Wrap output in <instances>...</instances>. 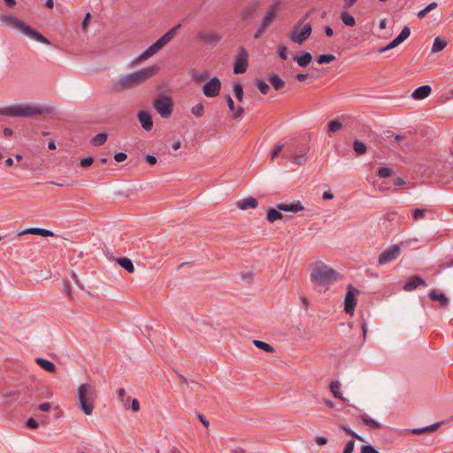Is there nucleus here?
Wrapping results in <instances>:
<instances>
[{"label": "nucleus", "mask_w": 453, "mask_h": 453, "mask_svg": "<svg viewBox=\"0 0 453 453\" xmlns=\"http://www.w3.org/2000/svg\"><path fill=\"white\" fill-rule=\"evenodd\" d=\"M159 67L157 65L142 68L139 71L121 76L117 81V86L121 89L134 88L152 77Z\"/></svg>", "instance_id": "nucleus-1"}, {"label": "nucleus", "mask_w": 453, "mask_h": 453, "mask_svg": "<svg viewBox=\"0 0 453 453\" xmlns=\"http://www.w3.org/2000/svg\"><path fill=\"white\" fill-rule=\"evenodd\" d=\"M96 396L95 387L88 383L81 384L77 390L78 407L85 415H91Z\"/></svg>", "instance_id": "nucleus-2"}, {"label": "nucleus", "mask_w": 453, "mask_h": 453, "mask_svg": "<svg viewBox=\"0 0 453 453\" xmlns=\"http://www.w3.org/2000/svg\"><path fill=\"white\" fill-rule=\"evenodd\" d=\"M49 111L47 107L35 104H17L0 109V114L9 117H33Z\"/></svg>", "instance_id": "nucleus-3"}, {"label": "nucleus", "mask_w": 453, "mask_h": 453, "mask_svg": "<svg viewBox=\"0 0 453 453\" xmlns=\"http://www.w3.org/2000/svg\"><path fill=\"white\" fill-rule=\"evenodd\" d=\"M0 19L2 21L19 29L22 34L30 39L46 45H50V42L43 35L35 30L32 27L27 25L22 20L18 19L16 17L12 15H3Z\"/></svg>", "instance_id": "nucleus-4"}, {"label": "nucleus", "mask_w": 453, "mask_h": 453, "mask_svg": "<svg viewBox=\"0 0 453 453\" xmlns=\"http://www.w3.org/2000/svg\"><path fill=\"white\" fill-rule=\"evenodd\" d=\"M337 273L323 263L317 264L311 273V280L313 283L328 285L336 279Z\"/></svg>", "instance_id": "nucleus-5"}, {"label": "nucleus", "mask_w": 453, "mask_h": 453, "mask_svg": "<svg viewBox=\"0 0 453 453\" xmlns=\"http://www.w3.org/2000/svg\"><path fill=\"white\" fill-rule=\"evenodd\" d=\"M311 12H308L303 17H302L299 21L294 26L291 35L289 36L290 40L297 44H303L311 35L312 27L310 23H306L301 28V26L304 23V21L310 16Z\"/></svg>", "instance_id": "nucleus-6"}, {"label": "nucleus", "mask_w": 453, "mask_h": 453, "mask_svg": "<svg viewBox=\"0 0 453 453\" xmlns=\"http://www.w3.org/2000/svg\"><path fill=\"white\" fill-rule=\"evenodd\" d=\"M180 24L176 25L172 29L167 31L163 36H161L158 40H157L153 44H151L146 50H144L138 58L140 61L145 60L154 54H156L159 50H161L165 45H166L174 36L176 31L180 27Z\"/></svg>", "instance_id": "nucleus-7"}, {"label": "nucleus", "mask_w": 453, "mask_h": 453, "mask_svg": "<svg viewBox=\"0 0 453 453\" xmlns=\"http://www.w3.org/2000/svg\"><path fill=\"white\" fill-rule=\"evenodd\" d=\"M153 107L163 119H167L173 112V101L169 96H159L153 101Z\"/></svg>", "instance_id": "nucleus-8"}, {"label": "nucleus", "mask_w": 453, "mask_h": 453, "mask_svg": "<svg viewBox=\"0 0 453 453\" xmlns=\"http://www.w3.org/2000/svg\"><path fill=\"white\" fill-rule=\"evenodd\" d=\"M248 68V54L243 48H240L234 60V73L235 74L244 73Z\"/></svg>", "instance_id": "nucleus-9"}, {"label": "nucleus", "mask_w": 453, "mask_h": 453, "mask_svg": "<svg viewBox=\"0 0 453 453\" xmlns=\"http://www.w3.org/2000/svg\"><path fill=\"white\" fill-rule=\"evenodd\" d=\"M359 291L352 286L348 287V292L344 299V311L346 313L352 315L357 305L356 296Z\"/></svg>", "instance_id": "nucleus-10"}, {"label": "nucleus", "mask_w": 453, "mask_h": 453, "mask_svg": "<svg viewBox=\"0 0 453 453\" xmlns=\"http://www.w3.org/2000/svg\"><path fill=\"white\" fill-rule=\"evenodd\" d=\"M400 254V247L398 245H393L384 250L378 258V264L380 265H386L397 258Z\"/></svg>", "instance_id": "nucleus-11"}, {"label": "nucleus", "mask_w": 453, "mask_h": 453, "mask_svg": "<svg viewBox=\"0 0 453 453\" xmlns=\"http://www.w3.org/2000/svg\"><path fill=\"white\" fill-rule=\"evenodd\" d=\"M221 82L219 78L213 77L203 87V93L208 97H215L219 94Z\"/></svg>", "instance_id": "nucleus-12"}, {"label": "nucleus", "mask_w": 453, "mask_h": 453, "mask_svg": "<svg viewBox=\"0 0 453 453\" xmlns=\"http://www.w3.org/2000/svg\"><path fill=\"white\" fill-rule=\"evenodd\" d=\"M196 39L206 44H214L220 40V36L215 32L199 31L196 33Z\"/></svg>", "instance_id": "nucleus-13"}, {"label": "nucleus", "mask_w": 453, "mask_h": 453, "mask_svg": "<svg viewBox=\"0 0 453 453\" xmlns=\"http://www.w3.org/2000/svg\"><path fill=\"white\" fill-rule=\"evenodd\" d=\"M137 119L146 131H150L153 127V120L151 115L146 111H140L137 114Z\"/></svg>", "instance_id": "nucleus-14"}, {"label": "nucleus", "mask_w": 453, "mask_h": 453, "mask_svg": "<svg viewBox=\"0 0 453 453\" xmlns=\"http://www.w3.org/2000/svg\"><path fill=\"white\" fill-rule=\"evenodd\" d=\"M418 286H426V281L419 276L414 275L409 279L407 282L403 285V289L405 291H413Z\"/></svg>", "instance_id": "nucleus-15"}, {"label": "nucleus", "mask_w": 453, "mask_h": 453, "mask_svg": "<svg viewBox=\"0 0 453 453\" xmlns=\"http://www.w3.org/2000/svg\"><path fill=\"white\" fill-rule=\"evenodd\" d=\"M27 234L41 235L42 237H50V236L54 235L52 231L44 229V228H39V227H31V228L25 229L23 231L19 232L18 235L21 236V235H24Z\"/></svg>", "instance_id": "nucleus-16"}, {"label": "nucleus", "mask_w": 453, "mask_h": 453, "mask_svg": "<svg viewBox=\"0 0 453 453\" xmlns=\"http://www.w3.org/2000/svg\"><path fill=\"white\" fill-rule=\"evenodd\" d=\"M277 209L281 211L288 212H298L303 210V206L302 205L299 200L290 203H280L277 205Z\"/></svg>", "instance_id": "nucleus-17"}, {"label": "nucleus", "mask_w": 453, "mask_h": 453, "mask_svg": "<svg viewBox=\"0 0 453 453\" xmlns=\"http://www.w3.org/2000/svg\"><path fill=\"white\" fill-rule=\"evenodd\" d=\"M432 88L429 85H423L417 88L411 94V97L415 100H422L431 94Z\"/></svg>", "instance_id": "nucleus-18"}, {"label": "nucleus", "mask_w": 453, "mask_h": 453, "mask_svg": "<svg viewBox=\"0 0 453 453\" xmlns=\"http://www.w3.org/2000/svg\"><path fill=\"white\" fill-rule=\"evenodd\" d=\"M428 296L433 301H439L441 307H446L449 303L448 297L439 290L434 289L430 291Z\"/></svg>", "instance_id": "nucleus-19"}, {"label": "nucleus", "mask_w": 453, "mask_h": 453, "mask_svg": "<svg viewBox=\"0 0 453 453\" xmlns=\"http://www.w3.org/2000/svg\"><path fill=\"white\" fill-rule=\"evenodd\" d=\"M257 206V200L254 197H247L237 203V207L240 210L245 211L248 209H254Z\"/></svg>", "instance_id": "nucleus-20"}, {"label": "nucleus", "mask_w": 453, "mask_h": 453, "mask_svg": "<svg viewBox=\"0 0 453 453\" xmlns=\"http://www.w3.org/2000/svg\"><path fill=\"white\" fill-rule=\"evenodd\" d=\"M312 60V55L310 52H303L301 56L293 57V61L296 62L301 67H306Z\"/></svg>", "instance_id": "nucleus-21"}, {"label": "nucleus", "mask_w": 453, "mask_h": 453, "mask_svg": "<svg viewBox=\"0 0 453 453\" xmlns=\"http://www.w3.org/2000/svg\"><path fill=\"white\" fill-rule=\"evenodd\" d=\"M360 419L363 421L364 424L370 426L372 429H380L382 425L376 421L375 419L372 418L370 416H368L366 413H362L359 416Z\"/></svg>", "instance_id": "nucleus-22"}, {"label": "nucleus", "mask_w": 453, "mask_h": 453, "mask_svg": "<svg viewBox=\"0 0 453 453\" xmlns=\"http://www.w3.org/2000/svg\"><path fill=\"white\" fill-rule=\"evenodd\" d=\"M36 363L40 365V367L49 372H55L56 365L50 360L38 357L36 358Z\"/></svg>", "instance_id": "nucleus-23"}, {"label": "nucleus", "mask_w": 453, "mask_h": 453, "mask_svg": "<svg viewBox=\"0 0 453 453\" xmlns=\"http://www.w3.org/2000/svg\"><path fill=\"white\" fill-rule=\"evenodd\" d=\"M330 390L334 397L339 398L343 402H347V399L342 396L341 392V383L338 380H334L330 383Z\"/></svg>", "instance_id": "nucleus-24"}, {"label": "nucleus", "mask_w": 453, "mask_h": 453, "mask_svg": "<svg viewBox=\"0 0 453 453\" xmlns=\"http://www.w3.org/2000/svg\"><path fill=\"white\" fill-rule=\"evenodd\" d=\"M268 81L275 90H280L285 86V81L277 74L270 75Z\"/></svg>", "instance_id": "nucleus-25"}, {"label": "nucleus", "mask_w": 453, "mask_h": 453, "mask_svg": "<svg viewBox=\"0 0 453 453\" xmlns=\"http://www.w3.org/2000/svg\"><path fill=\"white\" fill-rule=\"evenodd\" d=\"M257 7V4H256V3H252V4H249V5H247L242 10V19H250L254 15V13L256 12Z\"/></svg>", "instance_id": "nucleus-26"}, {"label": "nucleus", "mask_w": 453, "mask_h": 453, "mask_svg": "<svg viewBox=\"0 0 453 453\" xmlns=\"http://www.w3.org/2000/svg\"><path fill=\"white\" fill-rule=\"evenodd\" d=\"M118 264L128 273H133L134 271L132 260L127 257L119 258Z\"/></svg>", "instance_id": "nucleus-27"}, {"label": "nucleus", "mask_w": 453, "mask_h": 453, "mask_svg": "<svg viewBox=\"0 0 453 453\" xmlns=\"http://www.w3.org/2000/svg\"><path fill=\"white\" fill-rule=\"evenodd\" d=\"M447 45V42L441 37H436L434 40L432 46V52L436 53L442 50Z\"/></svg>", "instance_id": "nucleus-28"}, {"label": "nucleus", "mask_w": 453, "mask_h": 453, "mask_svg": "<svg viewBox=\"0 0 453 453\" xmlns=\"http://www.w3.org/2000/svg\"><path fill=\"white\" fill-rule=\"evenodd\" d=\"M280 211H279L278 209L275 210V209H269L267 211V215H266V218H267V220L269 222H275L276 220L278 219H282V214L280 212Z\"/></svg>", "instance_id": "nucleus-29"}, {"label": "nucleus", "mask_w": 453, "mask_h": 453, "mask_svg": "<svg viewBox=\"0 0 453 453\" xmlns=\"http://www.w3.org/2000/svg\"><path fill=\"white\" fill-rule=\"evenodd\" d=\"M341 19L348 27H354L356 24L355 18L347 12H342L341 13Z\"/></svg>", "instance_id": "nucleus-30"}, {"label": "nucleus", "mask_w": 453, "mask_h": 453, "mask_svg": "<svg viewBox=\"0 0 453 453\" xmlns=\"http://www.w3.org/2000/svg\"><path fill=\"white\" fill-rule=\"evenodd\" d=\"M353 150L357 155L361 156L366 152L367 147L363 142L355 140L353 142Z\"/></svg>", "instance_id": "nucleus-31"}, {"label": "nucleus", "mask_w": 453, "mask_h": 453, "mask_svg": "<svg viewBox=\"0 0 453 453\" xmlns=\"http://www.w3.org/2000/svg\"><path fill=\"white\" fill-rule=\"evenodd\" d=\"M107 140V134L105 133H100V134H97L96 135H95L90 142L93 146H101L103 144H104V142H106Z\"/></svg>", "instance_id": "nucleus-32"}, {"label": "nucleus", "mask_w": 453, "mask_h": 453, "mask_svg": "<svg viewBox=\"0 0 453 453\" xmlns=\"http://www.w3.org/2000/svg\"><path fill=\"white\" fill-rule=\"evenodd\" d=\"M254 344L257 348H258L265 352L272 353L274 351L273 347L265 342L255 340Z\"/></svg>", "instance_id": "nucleus-33"}, {"label": "nucleus", "mask_w": 453, "mask_h": 453, "mask_svg": "<svg viewBox=\"0 0 453 453\" xmlns=\"http://www.w3.org/2000/svg\"><path fill=\"white\" fill-rule=\"evenodd\" d=\"M437 3L433 2L427 4L423 10L419 11L417 14L418 19H423L426 17V15L431 12L432 10L435 9L437 7Z\"/></svg>", "instance_id": "nucleus-34"}, {"label": "nucleus", "mask_w": 453, "mask_h": 453, "mask_svg": "<svg viewBox=\"0 0 453 453\" xmlns=\"http://www.w3.org/2000/svg\"><path fill=\"white\" fill-rule=\"evenodd\" d=\"M191 113L197 118L202 117L204 114V107L203 104L198 103L196 105H194L191 108Z\"/></svg>", "instance_id": "nucleus-35"}, {"label": "nucleus", "mask_w": 453, "mask_h": 453, "mask_svg": "<svg viewBox=\"0 0 453 453\" xmlns=\"http://www.w3.org/2000/svg\"><path fill=\"white\" fill-rule=\"evenodd\" d=\"M234 93L238 101H242L243 98V88L242 85L240 82H235L234 84Z\"/></svg>", "instance_id": "nucleus-36"}, {"label": "nucleus", "mask_w": 453, "mask_h": 453, "mask_svg": "<svg viewBox=\"0 0 453 453\" xmlns=\"http://www.w3.org/2000/svg\"><path fill=\"white\" fill-rule=\"evenodd\" d=\"M335 56L332 54H323L318 58V63L319 65L328 64L335 60Z\"/></svg>", "instance_id": "nucleus-37"}, {"label": "nucleus", "mask_w": 453, "mask_h": 453, "mask_svg": "<svg viewBox=\"0 0 453 453\" xmlns=\"http://www.w3.org/2000/svg\"><path fill=\"white\" fill-rule=\"evenodd\" d=\"M327 127L330 132H337L342 128V125L338 119H333L328 122Z\"/></svg>", "instance_id": "nucleus-38"}, {"label": "nucleus", "mask_w": 453, "mask_h": 453, "mask_svg": "<svg viewBox=\"0 0 453 453\" xmlns=\"http://www.w3.org/2000/svg\"><path fill=\"white\" fill-rule=\"evenodd\" d=\"M256 86L263 95H266L270 89L268 84L262 80H257Z\"/></svg>", "instance_id": "nucleus-39"}, {"label": "nucleus", "mask_w": 453, "mask_h": 453, "mask_svg": "<svg viewBox=\"0 0 453 453\" xmlns=\"http://www.w3.org/2000/svg\"><path fill=\"white\" fill-rule=\"evenodd\" d=\"M402 42L395 37L394 40H392L388 44H387L385 47L379 50L380 53L385 52L387 50H389L391 49L395 48Z\"/></svg>", "instance_id": "nucleus-40"}, {"label": "nucleus", "mask_w": 453, "mask_h": 453, "mask_svg": "<svg viewBox=\"0 0 453 453\" xmlns=\"http://www.w3.org/2000/svg\"><path fill=\"white\" fill-rule=\"evenodd\" d=\"M411 35V29L408 26L403 27L400 34L396 36V38L403 42L405 41Z\"/></svg>", "instance_id": "nucleus-41"}, {"label": "nucleus", "mask_w": 453, "mask_h": 453, "mask_svg": "<svg viewBox=\"0 0 453 453\" xmlns=\"http://www.w3.org/2000/svg\"><path fill=\"white\" fill-rule=\"evenodd\" d=\"M291 160L296 165H303L306 162V157L304 154H296L292 157Z\"/></svg>", "instance_id": "nucleus-42"}, {"label": "nucleus", "mask_w": 453, "mask_h": 453, "mask_svg": "<svg viewBox=\"0 0 453 453\" xmlns=\"http://www.w3.org/2000/svg\"><path fill=\"white\" fill-rule=\"evenodd\" d=\"M392 170L388 167H380L378 170V175L380 178H388L391 176Z\"/></svg>", "instance_id": "nucleus-43"}, {"label": "nucleus", "mask_w": 453, "mask_h": 453, "mask_svg": "<svg viewBox=\"0 0 453 453\" xmlns=\"http://www.w3.org/2000/svg\"><path fill=\"white\" fill-rule=\"evenodd\" d=\"M273 20L274 18L265 14V16L261 20L259 26L266 29L273 23Z\"/></svg>", "instance_id": "nucleus-44"}, {"label": "nucleus", "mask_w": 453, "mask_h": 453, "mask_svg": "<svg viewBox=\"0 0 453 453\" xmlns=\"http://www.w3.org/2000/svg\"><path fill=\"white\" fill-rule=\"evenodd\" d=\"M425 213H426V210L424 209H420V208H417L413 211V219L415 220H419V219H424L425 217Z\"/></svg>", "instance_id": "nucleus-45"}, {"label": "nucleus", "mask_w": 453, "mask_h": 453, "mask_svg": "<svg viewBox=\"0 0 453 453\" xmlns=\"http://www.w3.org/2000/svg\"><path fill=\"white\" fill-rule=\"evenodd\" d=\"M278 55L280 59L286 60L288 58V49L285 45H280L278 48Z\"/></svg>", "instance_id": "nucleus-46"}, {"label": "nucleus", "mask_w": 453, "mask_h": 453, "mask_svg": "<svg viewBox=\"0 0 453 453\" xmlns=\"http://www.w3.org/2000/svg\"><path fill=\"white\" fill-rule=\"evenodd\" d=\"M360 453H380L372 445H365L361 447Z\"/></svg>", "instance_id": "nucleus-47"}, {"label": "nucleus", "mask_w": 453, "mask_h": 453, "mask_svg": "<svg viewBox=\"0 0 453 453\" xmlns=\"http://www.w3.org/2000/svg\"><path fill=\"white\" fill-rule=\"evenodd\" d=\"M355 447V441L353 440L349 441L344 447L342 453H353Z\"/></svg>", "instance_id": "nucleus-48"}, {"label": "nucleus", "mask_w": 453, "mask_h": 453, "mask_svg": "<svg viewBox=\"0 0 453 453\" xmlns=\"http://www.w3.org/2000/svg\"><path fill=\"white\" fill-rule=\"evenodd\" d=\"M94 162V159L92 157H84L81 160L80 165L81 167H88L90 166Z\"/></svg>", "instance_id": "nucleus-49"}, {"label": "nucleus", "mask_w": 453, "mask_h": 453, "mask_svg": "<svg viewBox=\"0 0 453 453\" xmlns=\"http://www.w3.org/2000/svg\"><path fill=\"white\" fill-rule=\"evenodd\" d=\"M343 429H344V431H345L348 434L351 435L352 437L356 438L357 440H358V441H364V439H363V437H362V436H360L359 434H357L356 432H354V431H353L352 429H350L349 427H348V426H343Z\"/></svg>", "instance_id": "nucleus-50"}, {"label": "nucleus", "mask_w": 453, "mask_h": 453, "mask_svg": "<svg viewBox=\"0 0 453 453\" xmlns=\"http://www.w3.org/2000/svg\"><path fill=\"white\" fill-rule=\"evenodd\" d=\"M283 149L282 144H277L271 152L272 158H275L280 153Z\"/></svg>", "instance_id": "nucleus-51"}, {"label": "nucleus", "mask_w": 453, "mask_h": 453, "mask_svg": "<svg viewBox=\"0 0 453 453\" xmlns=\"http://www.w3.org/2000/svg\"><path fill=\"white\" fill-rule=\"evenodd\" d=\"M127 155L124 152H118L114 155V159L116 162L120 163L127 159Z\"/></svg>", "instance_id": "nucleus-52"}, {"label": "nucleus", "mask_w": 453, "mask_h": 453, "mask_svg": "<svg viewBox=\"0 0 453 453\" xmlns=\"http://www.w3.org/2000/svg\"><path fill=\"white\" fill-rule=\"evenodd\" d=\"M27 426L31 429H36L38 427V422L34 418H29L27 420Z\"/></svg>", "instance_id": "nucleus-53"}, {"label": "nucleus", "mask_w": 453, "mask_h": 453, "mask_svg": "<svg viewBox=\"0 0 453 453\" xmlns=\"http://www.w3.org/2000/svg\"><path fill=\"white\" fill-rule=\"evenodd\" d=\"M243 112H244V110H243L242 107L235 108V110L234 111V114H233L232 118L234 119H239L240 117H242Z\"/></svg>", "instance_id": "nucleus-54"}, {"label": "nucleus", "mask_w": 453, "mask_h": 453, "mask_svg": "<svg viewBox=\"0 0 453 453\" xmlns=\"http://www.w3.org/2000/svg\"><path fill=\"white\" fill-rule=\"evenodd\" d=\"M279 10H277L275 7H273L272 5H269L266 11V15L271 16L273 18H276L277 12Z\"/></svg>", "instance_id": "nucleus-55"}, {"label": "nucleus", "mask_w": 453, "mask_h": 453, "mask_svg": "<svg viewBox=\"0 0 453 453\" xmlns=\"http://www.w3.org/2000/svg\"><path fill=\"white\" fill-rule=\"evenodd\" d=\"M130 409L134 411H138L140 410V403L137 399L134 398L132 400Z\"/></svg>", "instance_id": "nucleus-56"}, {"label": "nucleus", "mask_w": 453, "mask_h": 453, "mask_svg": "<svg viewBox=\"0 0 453 453\" xmlns=\"http://www.w3.org/2000/svg\"><path fill=\"white\" fill-rule=\"evenodd\" d=\"M118 395H119V400L122 402L123 405L126 407V406H127V404H126V403H125V401H124V397H125V395H126V390H125V388H120L118 390Z\"/></svg>", "instance_id": "nucleus-57"}, {"label": "nucleus", "mask_w": 453, "mask_h": 453, "mask_svg": "<svg viewBox=\"0 0 453 453\" xmlns=\"http://www.w3.org/2000/svg\"><path fill=\"white\" fill-rule=\"evenodd\" d=\"M145 159L146 162L150 165H154L157 164V157L153 155H147Z\"/></svg>", "instance_id": "nucleus-58"}, {"label": "nucleus", "mask_w": 453, "mask_h": 453, "mask_svg": "<svg viewBox=\"0 0 453 453\" xmlns=\"http://www.w3.org/2000/svg\"><path fill=\"white\" fill-rule=\"evenodd\" d=\"M226 103H227V106H228L229 110L234 111L235 110V105H234V100L232 99V97L230 96H226Z\"/></svg>", "instance_id": "nucleus-59"}, {"label": "nucleus", "mask_w": 453, "mask_h": 453, "mask_svg": "<svg viewBox=\"0 0 453 453\" xmlns=\"http://www.w3.org/2000/svg\"><path fill=\"white\" fill-rule=\"evenodd\" d=\"M428 432L427 426L422 427V428H414L411 430V434H420L423 433Z\"/></svg>", "instance_id": "nucleus-60"}, {"label": "nucleus", "mask_w": 453, "mask_h": 453, "mask_svg": "<svg viewBox=\"0 0 453 453\" xmlns=\"http://www.w3.org/2000/svg\"><path fill=\"white\" fill-rule=\"evenodd\" d=\"M315 441L319 445H325L327 442V439L326 437H323V436H318V437L315 438Z\"/></svg>", "instance_id": "nucleus-61"}, {"label": "nucleus", "mask_w": 453, "mask_h": 453, "mask_svg": "<svg viewBox=\"0 0 453 453\" xmlns=\"http://www.w3.org/2000/svg\"><path fill=\"white\" fill-rule=\"evenodd\" d=\"M38 409L41 411H48L50 409V403H42L39 405Z\"/></svg>", "instance_id": "nucleus-62"}, {"label": "nucleus", "mask_w": 453, "mask_h": 453, "mask_svg": "<svg viewBox=\"0 0 453 453\" xmlns=\"http://www.w3.org/2000/svg\"><path fill=\"white\" fill-rule=\"evenodd\" d=\"M265 28L262 27L261 26H259V27L257 28V30L256 31L255 35H254V37L256 39H258L261 37V35L265 33Z\"/></svg>", "instance_id": "nucleus-63"}, {"label": "nucleus", "mask_w": 453, "mask_h": 453, "mask_svg": "<svg viewBox=\"0 0 453 453\" xmlns=\"http://www.w3.org/2000/svg\"><path fill=\"white\" fill-rule=\"evenodd\" d=\"M344 1V8L349 9L352 7L357 0H343Z\"/></svg>", "instance_id": "nucleus-64"}]
</instances>
